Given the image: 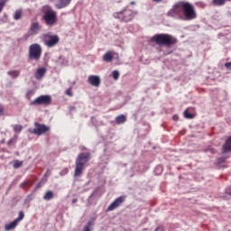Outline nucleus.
Returning <instances> with one entry per match:
<instances>
[{
  "instance_id": "1",
  "label": "nucleus",
  "mask_w": 231,
  "mask_h": 231,
  "mask_svg": "<svg viewBox=\"0 0 231 231\" xmlns=\"http://www.w3.org/2000/svg\"><path fill=\"white\" fill-rule=\"evenodd\" d=\"M169 17L179 19V21H192L198 17L196 9L189 3L178 2L168 12Z\"/></svg>"
},
{
  "instance_id": "2",
  "label": "nucleus",
  "mask_w": 231,
  "mask_h": 231,
  "mask_svg": "<svg viewBox=\"0 0 231 231\" xmlns=\"http://www.w3.org/2000/svg\"><path fill=\"white\" fill-rule=\"evenodd\" d=\"M149 42H155V44H158V46H167V48H169L170 46L176 44L178 40L171 34L159 33L152 36L149 39Z\"/></svg>"
},
{
  "instance_id": "3",
  "label": "nucleus",
  "mask_w": 231,
  "mask_h": 231,
  "mask_svg": "<svg viewBox=\"0 0 231 231\" xmlns=\"http://www.w3.org/2000/svg\"><path fill=\"white\" fill-rule=\"evenodd\" d=\"M42 20L44 21L46 26L51 27L57 24V12L53 11L51 6L45 5L43 7Z\"/></svg>"
},
{
  "instance_id": "4",
  "label": "nucleus",
  "mask_w": 231,
  "mask_h": 231,
  "mask_svg": "<svg viewBox=\"0 0 231 231\" xmlns=\"http://www.w3.org/2000/svg\"><path fill=\"white\" fill-rule=\"evenodd\" d=\"M89 152H81L79 154L76 160V169L74 176L79 178L82 176V171H84V166L89 162Z\"/></svg>"
},
{
  "instance_id": "5",
  "label": "nucleus",
  "mask_w": 231,
  "mask_h": 231,
  "mask_svg": "<svg viewBox=\"0 0 231 231\" xmlns=\"http://www.w3.org/2000/svg\"><path fill=\"white\" fill-rule=\"evenodd\" d=\"M42 55V47L39 43H33L29 47V60H40Z\"/></svg>"
},
{
  "instance_id": "6",
  "label": "nucleus",
  "mask_w": 231,
  "mask_h": 231,
  "mask_svg": "<svg viewBox=\"0 0 231 231\" xmlns=\"http://www.w3.org/2000/svg\"><path fill=\"white\" fill-rule=\"evenodd\" d=\"M134 15V11L129 9H125L119 13L114 14V17L116 19H120V21H123L124 23H129V21H133Z\"/></svg>"
},
{
  "instance_id": "7",
  "label": "nucleus",
  "mask_w": 231,
  "mask_h": 231,
  "mask_svg": "<svg viewBox=\"0 0 231 231\" xmlns=\"http://www.w3.org/2000/svg\"><path fill=\"white\" fill-rule=\"evenodd\" d=\"M60 39L57 35L44 34L43 42L47 48H54L59 44Z\"/></svg>"
},
{
  "instance_id": "8",
  "label": "nucleus",
  "mask_w": 231,
  "mask_h": 231,
  "mask_svg": "<svg viewBox=\"0 0 231 231\" xmlns=\"http://www.w3.org/2000/svg\"><path fill=\"white\" fill-rule=\"evenodd\" d=\"M51 104V96L43 95L31 102L32 106H50Z\"/></svg>"
},
{
  "instance_id": "9",
  "label": "nucleus",
  "mask_w": 231,
  "mask_h": 231,
  "mask_svg": "<svg viewBox=\"0 0 231 231\" xmlns=\"http://www.w3.org/2000/svg\"><path fill=\"white\" fill-rule=\"evenodd\" d=\"M32 134H37V136H41L45 133L50 131V126H46L45 125H42L39 123L34 124V129L29 130Z\"/></svg>"
},
{
  "instance_id": "10",
  "label": "nucleus",
  "mask_w": 231,
  "mask_h": 231,
  "mask_svg": "<svg viewBox=\"0 0 231 231\" xmlns=\"http://www.w3.org/2000/svg\"><path fill=\"white\" fill-rule=\"evenodd\" d=\"M125 200V197H119L115 199L107 208L108 212H112V210H116V208H118L122 203Z\"/></svg>"
},
{
  "instance_id": "11",
  "label": "nucleus",
  "mask_w": 231,
  "mask_h": 231,
  "mask_svg": "<svg viewBox=\"0 0 231 231\" xmlns=\"http://www.w3.org/2000/svg\"><path fill=\"white\" fill-rule=\"evenodd\" d=\"M88 84H90V86H93L94 88H99L101 82L100 76L91 75L88 77Z\"/></svg>"
},
{
  "instance_id": "12",
  "label": "nucleus",
  "mask_w": 231,
  "mask_h": 231,
  "mask_svg": "<svg viewBox=\"0 0 231 231\" xmlns=\"http://www.w3.org/2000/svg\"><path fill=\"white\" fill-rule=\"evenodd\" d=\"M42 29V25L39 22L32 23L30 27V35H37Z\"/></svg>"
},
{
  "instance_id": "13",
  "label": "nucleus",
  "mask_w": 231,
  "mask_h": 231,
  "mask_svg": "<svg viewBox=\"0 0 231 231\" xmlns=\"http://www.w3.org/2000/svg\"><path fill=\"white\" fill-rule=\"evenodd\" d=\"M113 59H118V53L113 51L106 52L103 56L104 62H111Z\"/></svg>"
},
{
  "instance_id": "14",
  "label": "nucleus",
  "mask_w": 231,
  "mask_h": 231,
  "mask_svg": "<svg viewBox=\"0 0 231 231\" xmlns=\"http://www.w3.org/2000/svg\"><path fill=\"white\" fill-rule=\"evenodd\" d=\"M46 75V68H39L35 72L36 80H42Z\"/></svg>"
},
{
  "instance_id": "15",
  "label": "nucleus",
  "mask_w": 231,
  "mask_h": 231,
  "mask_svg": "<svg viewBox=\"0 0 231 231\" xmlns=\"http://www.w3.org/2000/svg\"><path fill=\"white\" fill-rule=\"evenodd\" d=\"M69 2H68L67 0H58L55 3V7L58 10H61V8H66V6H69Z\"/></svg>"
},
{
  "instance_id": "16",
  "label": "nucleus",
  "mask_w": 231,
  "mask_h": 231,
  "mask_svg": "<svg viewBox=\"0 0 231 231\" xmlns=\"http://www.w3.org/2000/svg\"><path fill=\"white\" fill-rule=\"evenodd\" d=\"M222 152L223 154L226 152H231V137L226 139L225 144L223 145Z\"/></svg>"
},
{
  "instance_id": "17",
  "label": "nucleus",
  "mask_w": 231,
  "mask_h": 231,
  "mask_svg": "<svg viewBox=\"0 0 231 231\" xmlns=\"http://www.w3.org/2000/svg\"><path fill=\"white\" fill-rule=\"evenodd\" d=\"M17 225H19V223L17 221L14 220L13 222H11L9 224H5V228L7 231L14 230V228H15V226H17Z\"/></svg>"
},
{
  "instance_id": "18",
  "label": "nucleus",
  "mask_w": 231,
  "mask_h": 231,
  "mask_svg": "<svg viewBox=\"0 0 231 231\" xmlns=\"http://www.w3.org/2000/svg\"><path fill=\"white\" fill-rule=\"evenodd\" d=\"M48 176H50V171H47L44 174V177L42 179V180L38 183V185L36 186V189H40V187H42V185H44V183H46L48 181Z\"/></svg>"
},
{
  "instance_id": "19",
  "label": "nucleus",
  "mask_w": 231,
  "mask_h": 231,
  "mask_svg": "<svg viewBox=\"0 0 231 231\" xmlns=\"http://www.w3.org/2000/svg\"><path fill=\"white\" fill-rule=\"evenodd\" d=\"M53 198H55V194L51 190L47 191L43 196V199L46 201H50L51 199H53Z\"/></svg>"
},
{
  "instance_id": "20",
  "label": "nucleus",
  "mask_w": 231,
  "mask_h": 231,
  "mask_svg": "<svg viewBox=\"0 0 231 231\" xmlns=\"http://www.w3.org/2000/svg\"><path fill=\"white\" fill-rule=\"evenodd\" d=\"M127 117H125V116L121 115L116 117V124H118L119 125L122 124H125V122H126Z\"/></svg>"
},
{
  "instance_id": "21",
  "label": "nucleus",
  "mask_w": 231,
  "mask_h": 231,
  "mask_svg": "<svg viewBox=\"0 0 231 231\" xmlns=\"http://www.w3.org/2000/svg\"><path fill=\"white\" fill-rule=\"evenodd\" d=\"M7 75H9V77L11 79H17V77H19V75H21V71L19 70H10L7 72Z\"/></svg>"
},
{
  "instance_id": "22",
  "label": "nucleus",
  "mask_w": 231,
  "mask_h": 231,
  "mask_svg": "<svg viewBox=\"0 0 231 231\" xmlns=\"http://www.w3.org/2000/svg\"><path fill=\"white\" fill-rule=\"evenodd\" d=\"M21 17H23V10L18 9L15 11V13L14 14V20L19 21V19H21Z\"/></svg>"
},
{
  "instance_id": "23",
  "label": "nucleus",
  "mask_w": 231,
  "mask_h": 231,
  "mask_svg": "<svg viewBox=\"0 0 231 231\" xmlns=\"http://www.w3.org/2000/svg\"><path fill=\"white\" fill-rule=\"evenodd\" d=\"M225 3H226V0H213V5H215V6H223Z\"/></svg>"
},
{
  "instance_id": "24",
  "label": "nucleus",
  "mask_w": 231,
  "mask_h": 231,
  "mask_svg": "<svg viewBox=\"0 0 231 231\" xmlns=\"http://www.w3.org/2000/svg\"><path fill=\"white\" fill-rule=\"evenodd\" d=\"M23 219H24V212L19 211L18 217L16 219H14V221L20 223V221H23Z\"/></svg>"
},
{
  "instance_id": "25",
  "label": "nucleus",
  "mask_w": 231,
  "mask_h": 231,
  "mask_svg": "<svg viewBox=\"0 0 231 231\" xmlns=\"http://www.w3.org/2000/svg\"><path fill=\"white\" fill-rule=\"evenodd\" d=\"M13 130L14 131V133H21V131H23V125H13Z\"/></svg>"
},
{
  "instance_id": "26",
  "label": "nucleus",
  "mask_w": 231,
  "mask_h": 231,
  "mask_svg": "<svg viewBox=\"0 0 231 231\" xmlns=\"http://www.w3.org/2000/svg\"><path fill=\"white\" fill-rule=\"evenodd\" d=\"M13 167L14 169H19L23 167V162H20L19 160L14 161Z\"/></svg>"
},
{
  "instance_id": "27",
  "label": "nucleus",
  "mask_w": 231,
  "mask_h": 231,
  "mask_svg": "<svg viewBox=\"0 0 231 231\" xmlns=\"http://www.w3.org/2000/svg\"><path fill=\"white\" fill-rule=\"evenodd\" d=\"M155 174L160 175L162 172H163V167L162 165H159L154 170Z\"/></svg>"
},
{
  "instance_id": "28",
  "label": "nucleus",
  "mask_w": 231,
  "mask_h": 231,
  "mask_svg": "<svg viewBox=\"0 0 231 231\" xmlns=\"http://www.w3.org/2000/svg\"><path fill=\"white\" fill-rule=\"evenodd\" d=\"M112 76L114 80H118V79H120V72H118V70H114Z\"/></svg>"
},
{
  "instance_id": "29",
  "label": "nucleus",
  "mask_w": 231,
  "mask_h": 231,
  "mask_svg": "<svg viewBox=\"0 0 231 231\" xmlns=\"http://www.w3.org/2000/svg\"><path fill=\"white\" fill-rule=\"evenodd\" d=\"M184 117H186L188 120H190V119L194 118V116H192V114L189 113V110H185Z\"/></svg>"
},
{
  "instance_id": "30",
  "label": "nucleus",
  "mask_w": 231,
  "mask_h": 231,
  "mask_svg": "<svg viewBox=\"0 0 231 231\" xmlns=\"http://www.w3.org/2000/svg\"><path fill=\"white\" fill-rule=\"evenodd\" d=\"M18 136L14 135L12 139L9 140V142L7 143V145L12 146L15 143V140H17Z\"/></svg>"
},
{
  "instance_id": "31",
  "label": "nucleus",
  "mask_w": 231,
  "mask_h": 231,
  "mask_svg": "<svg viewBox=\"0 0 231 231\" xmlns=\"http://www.w3.org/2000/svg\"><path fill=\"white\" fill-rule=\"evenodd\" d=\"M93 225V222L89 221L87 226H84L83 231H91V226Z\"/></svg>"
},
{
  "instance_id": "32",
  "label": "nucleus",
  "mask_w": 231,
  "mask_h": 231,
  "mask_svg": "<svg viewBox=\"0 0 231 231\" xmlns=\"http://www.w3.org/2000/svg\"><path fill=\"white\" fill-rule=\"evenodd\" d=\"M35 94V92L33 90H28L26 93V97L28 99L32 98V97H33V95Z\"/></svg>"
},
{
  "instance_id": "33",
  "label": "nucleus",
  "mask_w": 231,
  "mask_h": 231,
  "mask_svg": "<svg viewBox=\"0 0 231 231\" xmlns=\"http://www.w3.org/2000/svg\"><path fill=\"white\" fill-rule=\"evenodd\" d=\"M5 5H6V0H0V13L3 12V8H5Z\"/></svg>"
},
{
  "instance_id": "34",
  "label": "nucleus",
  "mask_w": 231,
  "mask_h": 231,
  "mask_svg": "<svg viewBox=\"0 0 231 231\" xmlns=\"http://www.w3.org/2000/svg\"><path fill=\"white\" fill-rule=\"evenodd\" d=\"M65 95H67L68 97H73V92L71 91V88H68L65 91Z\"/></svg>"
},
{
  "instance_id": "35",
  "label": "nucleus",
  "mask_w": 231,
  "mask_h": 231,
  "mask_svg": "<svg viewBox=\"0 0 231 231\" xmlns=\"http://www.w3.org/2000/svg\"><path fill=\"white\" fill-rule=\"evenodd\" d=\"M68 172H69L68 168H65L63 171H61L60 175L61 176H66V174H68Z\"/></svg>"
},
{
  "instance_id": "36",
  "label": "nucleus",
  "mask_w": 231,
  "mask_h": 231,
  "mask_svg": "<svg viewBox=\"0 0 231 231\" xmlns=\"http://www.w3.org/2000/svg\"><path fill=\"white\" fill-rule=\"evenodd\" d=\"M33 199V197L32 195H29L25 201H32Z\"/></svg>"
},
{
  "instance_id": "37",
  "label": "nucleus",
  "mask_w": 231,
  "mask_h": 231,
  "mask_svg": "<svg viewBox=\"0 0 231 231\" xmlns=\"http://www.w3.org/2000/svg\"><path fill=\"white\" fill-rule=\"evenodd\" d=\"M2 113H5V108L0 105V115H2Z\"/></svg>"
},
{
  "instance_id": "38",
  "label": "nucleus",
  "mask_w": 231,
  "mask_h": 231,
  "mask_svg": "<svg viewBox=\"0 0 231 231\" xmlns=\"http://www.w3.org/2000/svg\"><path fill=\"white\" fill-rule=\"evenodd\" d=\"M231 67V62L226 63V68H230Z\"/></svg>"
},
{
  "instance_id": "39",
  "label": "nucleus",
  "mask_w": 231,
  "mask_h": 231,
  "mask_svg": "<svg viewBox=\"0 0 231 231\" xmlns=\"http://www.w3.org/2000/svg\"><path fill=\"white\" fill-rule=\"evenodd\" d=\"M153 1V3H162V1H163V0H152Z\"/></svg>"
},
{
  "instance_id": "40",
  "label": "nucleus",
  "mask_w": 231,
  "mask_h": 231,
  "mask_svg": "<svg viewBox=\"0 0 231 231\" xmlns=\"http://www.w3.org/2000/svg\"><path fill=\"white\" fill-rule=\"evenodd\" d=\"M77 201H78L77 199H72V203H73V204L77 203Z\"/></svg>"
},
{
  "instance_id": "41",
  "label": "nucleus",
  "mask_w": 231,
  "mask_h": 231,
  "mask_svg": "<svg viewBox=\"0 0 231 231\" xmlns=\"http://www.w3.org/2000/svg\"><path fill=\"white\" fill-rule=\"evenodd\" d=\"M209 151H210V152H212L213 154L216 152V150H214V149H210Z\"/></svg>"
},
{
  "instance_id": "42",
  "label": "nucleus",
  "mask_w": 231,
  "mask_h": 231,
  "mask_svg": "<svg viewBox=\"0 0 231 231\" xmlns=\"http://www.w3.org/2000/svg\"><path fill=\"white\" fill-rule=\"evenodd\" d=\"M173 120H178V116H173Z\"/></svg>"
},
{
  "instance_id": "43",
  "label": "nucleus",
  "mask_w": 231,
  "mask_h": 231,
  "mask_svg": "<svg viewBox=\"0 0 231 231\" xmlns=\"http://www.w3.org/2000/svg\"><path fill=\"white\" fill-rule=\"evenodd\" d=\"M73 109H75V107L70 106L69 110H70V111H73Z\"/></svg>"
},
{
  "instance_id": "44",
  "label": "nucleus",
  "mask_w": 231,
  "mask_h": 231,
  "mask_svg": "<svg viewBox=\"0 0 231 231\" xmlns=\"http://www.w3.org/2000/svg\"><path fill=\"white\" fill-rule=\"evenodd\" d=\"M131 5H136V3L135 2H131Z\"/></svg>"
},
{
  "instance_id": "45",
  "label": "nucleus",
  "mask_w": 231,
  "mask_h": 231,
  "mask_svg": "<svg viewBox=\"0 0 231 231\" xmlns=\"http://www.w3.org/2000/svg\"><path fill=\"white\" fill-rule=\"evenodd\" d=\"M170 53H171V52H168V53H167V52H164V55H169Z\"/></svg>"
},
{
  "instance_id": "46",
  "label": "nucleus",
  "mask_w": 231,
  "mask_h": 231,
  "mask_svg": "<svg viewBox=\"0 0 231 231\" xmlns=\"http://www.w3.org/2000/svg\"><path fill=\"white\" fill-rule=\"evenodd\" d=\"M67 2H68L69 4H70V3H71V0H67Z\"/></svg>"
},
{
  "instance_id": "47",
  "label": "nucleus",
  "mask_w": 231,
  "mask_h": 231,
  "mask_svg": "<svg viewBox=\"0 0 231 231\" xmlns=\"http://www.w3.org/2000/svg\"><path fill=\"white\" fill-rule=\"evenodd\" d=\"M22 187H24V183L22 184Z\"/></svg>"
}]
</instances>
